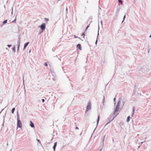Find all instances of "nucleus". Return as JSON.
Returning a JSON list of instances; mask_svg holds the SVG:
<instances>
[{
	"label": "nucleus",
	"instance_id": "f257e3e1",
	"mask_svg": "<svg viewBox=\"0 0 151 151\" xmlns=\"http://www.w3.org/2000/svg\"><path fill=\"white\" fill-rule=\"evenodd\" d=\"M121 99L119 100L118 101V102L117 103L116 105V109L114 112V116L113 117L112 119H111V120L108 122V123L111 122V121H112L114 119L116 116L119 113L118 112L120 109L119 106H120L121 104Z\"/></svg>",
	"mask_w": 151,
	"mask_h": 151
},
{
	"label": "nucleus",
	"instance_id": "f03ea898",
	"mask_svg": "<svg viewBox=\"0 0 151 151\" xmlns=\"http://www.w3.org/2000/svg\"><path fill=\"white\" fill-rule=\"evenodd\" d=\"M17 127H18L20 128H21L22 126V124L20 120L19 119V115L18 113V112L17 113Z\"/></svg>",
	"mask_w": 151,
	"mask_h": 151
},
{
	"label": "nucleus",
	"instance_id": "7ed1b4c3",
	"mask_svg": "<svg viewBox=\"0 0 151 151\" xmlns=\"http://www.w3.org/2000/svg\"><path fill=\"white\" fill-rule=\"evenodd\" d=\"M91 102H88L86 107L85 112L86 113L89 110H91Z\"/></svg>",
	"mask_w": 151,
	"mask_h": 151
},
{
	"label": "nucleus",
	"instance_id": "20e7f679",
	"mask_svg": "<svg viewBox=\"0 0 151 151\" xmlns=\"http://www.w3.org/2000/svg\"><path fill=\"white\" fill-rule=\"evenodd\" d=\"M39 27H40L42 30H45V23H42L41 25L39 26Z\"/></svg>",
	"mask_w": 151,
	"mask_h": 151
},
{
	"label": "nucleus",
	"instance_id": "39448f33",
	"mask_svg": "<svg viewBox=\"0 0 151 151\" xmlns=\"http://www.w3.org/2000/svg\"><path fill=\"white\" fill-rule=\"evenodd\" d=\"M20 42L19 41L18 42V47L17 49V52L18 53L19 51V47L20 45Z\"/></svg>",
	"mask_w": 151,
	"mask_h": 151
},
{
	"label": "nucleus",
	"instance_id": "423d86ee",
	"mask_svg": "<svg viewBox=\"0 0 151 151\" xmlns=\"http://www.w3.org/2000/svg\"><path fill=\"white\" fill-rule=\"evenodd\" d=\"M57 142H55L54 144V146L53 147V149L54 151H55V148H56V147L57 146Z\"/></svg>",
	"mask_w": 151,
	"mask_h": 151
},
{
	"label": "nucleus",
	"instance_id": "0eeeda50",
	"mask_svg": "<svg viewBox=\"0 0 151 151\" xmlns=\"http://www.w3.org/2000/svg\"><path fill=\"white\" fill-rule=\"evenodd\" d=\"M29 42H27L26 43H25L24 45V48H23V50H24L25 48H26V47L27 46V45H28V44H29Z\"/></svg>",
	"mask_w": 151,
	"mask_h": 151
},
{
	"label": "nucleus",
	"instance_id": "6e6552de",
	"mask_svg": "<svg viewBox=\"0 0 151 151\" xmlns=\"http://www.w3.org/2000/svg\"><path fill=\"white\" fill-rule=\"evenodd\" d=\"M105 135L104 137L103 138H102L101 140H102V142H101V144L102 145H103L104 144V139H105Z\"/></svg>",
	"mask_w": 151,
	"mask_h": 151
},
{
	"label": "nucleus",
	"instance_id": "1a4fd4ad",
	"mask_svg": "<svg viewBox=\"0 0 151 151\" xmlns=\"http://www.w3.org/2000/svg\"><path fill=\"white\" fill-rule=\"evenodd\" d=\"M30 126L32 127V128L34 127L35 126H34V124L31 121H30Z\"/></svg>",
	"mask_w": 151,
	"mask_h": 151
},
{
	"label": "nucleus",
	"instance_id": "9d476101",
	"mask_svg": "<svg viewBox=\"0 0 151 151\" xmlns=\"http://www.w3.org/2000/svg\"><path fill=\"white\" fill-rule=\"evenodd\" d=\"M77 47L80 50H81V44H79L77 45Z\"/></svg>",
	"mask_w": 151,
	"mask_h": 151
},
{
	"label": "nucleus",
	"instance_id": "9b49d317",
	"mask_svg": "<svg viewBox=\"0 0 151 151\" xmlns=\"http://www.w3.org/2000/svg\"><path fill=\"white\" fill-rule=\"evenodd\" d=\"M119 9H117L116 11V16H117L118 15L119 12Z\"/></svg>",
	"mask_w": 151,
	"mask_h": 151
},
{
	"label": "nucleus",
	"instance_id": "f8f14e48",
	"mask_svg": "<svg viewBox=\"0 0 151 151\" xmlns=\"http://www.w3.org/2000/svg\"><path fill=\"white\" fill-rule=\"evenodd\" d=\"M105 97H104V96H103V101H102V103L103 104V106H105V105H104V101H105Z\"/></svg>",
	"mask_w": 151,
	"mask_h": 151
},
{
	"label": "nucleus",
	"instance_id": "ddd939ff",
	"mask_svg": "<svg viewBox=\"0 0 151 151\" xmlns=\"http://www.w3.org/2000/svg\"><path fill=\"white\" fill-rule=\"evenodd\" d=\"M99 120V115L98 116L97 120V126L98 125Z\"/></svg>",
	"mask_w": 151,
	"mask_h": 151
},
{
	"label": "nucleus",
	"instance_id": "4468645a",
	"mask_svg": "<svg viewBox=\"0 0 151 151\" xmlns=\"http://www.w3.org/2000/svg\"><path fill=\"white\" fill-rule=\"evenodd\" d=\"M99 35V31L98 32V35H97V39L96 41V42H95V44L96 45L97 44V39H98V36Z\"/></svg>",
	"mask_w": 151,
	"mask_h": 151
},
{
	"label": "nucleus",
	"instance_id": "2eb2a0df",
	"mask_svg": "<svg viewBox=\"0 0 151 151\" xmlns=\"http://www.w3.org/2000/svg\"><path fill=\"white\" fill-rule=\"evenodd\" d=\"M130 118V117L129 116H128L127 117V122H128L129 121Z\"/></svg>",
	"mask_w": 151,
	"mask_h": 151
},
{
	"label": "nucleus",
	"instance_id": "dca6fc26",
	"mask_svg": "<svg viewBox=\"0 0 151 151\" xmlns=\"http://www.w3.org/2000/svg\"><path fill=\"white\" fill-rule=\"evenodd\" d=\"M15 108H14L12 109V114L14 113V111H15Z\"/></svg>",
	"mask_w": 151,
	"mask_h": 151
},
{
	"label": "nucleus",
	"instance_id": "f3484780",
	"mask_svg": "<svg viewBox=\"0 0 151 151\" xmlns=\"http://www.w3.org/2000/svg\"><path fill=\"white\" fill-rule=\"evenodd\" d=\"M135 109H134V107H133V110H132V115H133V114H134V111H135Z\"/></svg>",
	"mask_w": 151,
	"mask_h": 151
},
{
	"label": "nucleus",
	"instance_id": "a211bd4d",
	"mask_svg": "<svg viewBox=\"0 0 151 151\" xmlns=\"http://www.w3.org/2000/svg\"><path fill=\"white\" fill-rule=\"evenodd\" d=\"M7 20H4L3 22V24H4L6 23H7Z\"/></svg>",
	"mask_w": 151,
	"mask_h": 151
},
{
	"label": "nucleus",
	"instance_id": "6ab92c4d",
	"mask_svg": "<svg viewBox=\"0 0 151 151\" xmlns=\"http://www.w3.org/2000/svg\"><path fill=\"white\" fill-rule=\"evenodd\" d=\"M12 50L14 51V52H15V47L14 46L13 48H12Z\"/></svg>",
	"mask_w": 151,
	"mask_h": 151
},
{
	"label": "nucleus",
	"instance_id": "aec40b11",
	"mask_svg": "<svg viewBox=\"0 0 151 151\" xmlns=\"http://www.w3.org/2000/svg\"><path fill=\"white\" fill-rule=\"evenodd\" d=\"M126 17V15H125L124 17H123V20L122 21V23H123L124 22V20L125 18Z\"/></svg>",
	"mask_w": 151,
	"mask_h": 151
},
{
	"label": "nucleus",
	"instance_id": "412c9836",
	"mask_svg": "<svg viewBox=\"0 0 151 151\" xmlns=\"http://www.w3.org/2000/svg\"><path fill=\"white\" fill-rule=\"evenodd\" d=\"M119 1L121 3V4H122V1L121 0H119Z\"/></svg>",
	"mask_w": 151,
	"mask_h": 151
},
{
	"label": "nucleus",
	"instance_id": "4be33fe9",
	"mask_svg": "<svg viewBox=\"0 0 151 151\" xmlns=\"http://www.w3.org/2000/svg\"><path fill=\"white\" fill-rule=\"evenodd\" d=\"M44 65L45 66H47V63H44Z\"/></svg>",
	"mask_w": 151,
	"mask_h": 151
},
{
	"label": "nucleus",
	"instance_id": "5701e85b",
	"mask_svg": "<svg viewBox=\"0 0 151 151\" xmlns=\"http://www.w3.org/2000/svg\"><path fill=\"white\" fill-rule=\"evenodd\" d=\"M13 22L16 23V19H15Z\"/></svg>",
	"mask_w": 151,
	"mask_h": 151
},
{
	"label": "nucleus",
	"instance_id": "b1692460",
	"mask_svg": "<svg viewBox=\"0 0 151 151\" xmlns=\"http://www.w3.org/2000/svg\"><path fill=\"white\" fill-rule=\"evenodd\" d=\"M4 119H5V116H4L3 123H4ZM2 125H3V126H4V123H3V124Z\"/></svg>",
	"mask_w": 151,
	"mask_h": 151
},
{
	"label": "nucleus",
	"instance_id": "393cba45",
	"mask_svg": "<svg viewBox=\"0 0 151 151\" xmlns=\"http://www.w3.org/2000/svg\"><path fill=\"white\" fill-rule=\"evenodd\" d=\"M7 46L9 47H11L12 46V45H7Z\"/></svg>",
	"mask_w": 151,
	"mask_h": 151
},
{
	"label": "nucleus",
	"instance_id": "a878e982",
	"mask_svg": "<svg viewBox=\"0 0 151 151\" xmlns=\"http://www.w3.org/2000/svg\"><path fill=\"white\" fill-rule=\"evenodd\" d=\"M89 27V25L86 28V29H85V31H86V30L87 29H88V28Z\"/></svg>",
	"mask_w": 151,
	"mask_h": 151
},
{
	"label": "nucleus",
	"instance_id": "bb28decb",
	"mask_svg": "<svg viewBox=\"0 0 151 151\" xmlns=\"http://www.w3.org/2000/svg\"><path fill=\"white\" fill-rule=\"evenodd\" d=\"M42 102H44V101H45V100L44 99H42Z\"/></svg>",
	"mask_w": 151,
	"mask_h": 151
},
{
	"label": "nucleus",
	"instance_id": "cd10ccee",
	"mask_svg": "<svg viewBox=\"0 0 151 151\" xmlns=\"http://www.w3.org/2000/svg\"><path fill=\"white\" fill-rule=\"evenodd\" d=\"M37 140L38 142H40V141L39 139H37Z\"/></svg>",
	"mask_w": 151,
	"mask_h": 151
},
{
	"label": "nucleus",
	"instance_id": "c85d7f7f",
	"mask_svg": "<svg viewBox=\"0 0 151 151\" xmlns=\"http://www.w3.org/2000/svg\"><path fill=\"white\" fill-rule=\"evenodd\" d=\"M13 13V9H12V12H11L12 14Z\"/></svg>",
	"mask_w": 151,
	"mask_h": 151
},
{
	"label": "nucleus",
	"instance_id": "c756f323",
	"mask_svg": "<svg viewBox=\"0 0 151 151\" xmlns=\"http://www.w3.org/2000/svg\"><path fill=\"white\" fill-rule=\"evenodd\" d=\"M24 76H23V83H24Z\"/></svg>",
	"mask_w": 151,
	"mask_h": 151
},
{
	"label": "nucleus",
	"instance_id": "7c9ffc66",
	"mask_svg": "<svg viewBox=\"0 0 151 151\" xmlns=\"http://www.w3.org/2000/svg\"><path fill=\"white\" fill-rule=\"evenodd\" d=\"M4 109H3L0 112V114H1V112H2V111H3V110Z\"/></svg>",
	"mask_w": 151,
	"mask_h": 151
},
{
	"label": "nucleus",
	"instance_id": "2f4dec72",
	"mask_svg": "<svg viewBox=\"0 0 151 151\" xmlns=\"http://www.w3.org/2000/svg\"><path fill=\"white\" fill-rule=\"evenodd\" d=\"M142 142L140 143V145H142L144 142Z\"/></svg>",
	"mask_w": 151,
	"mask_h": 151
},
{
	"label": "nucleus",
	"instance_id": "473e14b6",
	"mask_svg": "<svg viewBox=\"0 0 151 151\" xmlns=\"http://www.w3.org/2000/svg\"><path fill=\"white\" fill-rule=\"evenodd\" d=\"M82 36H85V35L84 34V33H83V34H82Z\"/></svg>",
	"mask_w": 151,
	"mask_h": 151
},
{
	"label": "nucleus",
	"instance_id": "72a5a7b5",
	"mask_svg": "<svg viewBox=\"0 0 151 151\" xmlns=\"http://www.w3.org/2000/svg\"><path fill=\"white\" fill-rule=\"evenodd\" d=\"M76 129H78V127H76Z\"/></svg>",
	"mask_w": 151,
	"mask_h": 151
},
{
	"label": "nucleus",
	"instance_id": "f704fd0d",
	"mask_svg": "<svg viewBox=\"0 0 151 151\" xmlns=\"http://www.w3.org/2000/svg\"><path fill=\"white\" fill-rule=\"evenodd\" d=\"M20 38H19V41H18V42H19V41L20 42Z\"/></svg>",
	"mask_w": 151,
	"mask_h": 151
},
{
	"label": "nucleus",
	"instance_id": "c9c22d12",
	"mask_svg": "<svg viewBox=\"0 0 151 151\" xmlns=\"http://www.w3.org/2000/svg\"><path fill=\"white\" fill-rule=\"evenodd\" d=\"M115 98H114V101L115 102Z\"/></svg>",
	"mask_w": 151,
	"mask_h": 151
},
{
	"label": "nucleus",
	"instance_id": "e433bc0d",
	"mask_svg": "<svg viewBox=\"0 0 151 151\" xmlns=\"http://www.w3.org/2000/svg\"><path fill=\"white\" fill-rule=\"evenodd\" d=\"M75 38H78V37H76V36H74Z\"/></svg>",
	"mask_w": 151,
	"mask_h": 151
},
{
	"label": "nucleus",
	"instance_id": "4c0bfd02",
	"mask_svg": "<svg viewBox=\"0 0 151 151\" xmlns=\"http://www.w3.org/2000/svg\"><path fill=\"white\" fill-rule=\"evenodd\" d=\"M67 10H68V9H67V8H66V12H67Z\"/></svg>",
	"mask_w": 151,
	"mask_h": 151
},
{
	"label": "nucleus",
	"instance_id": "58836bf2",
	"mask_svg": "<svg viewBox=\"0 0 151 151\" xmlns=\"http://www.w3.org/2000/svg\"><path fill=\"white\" fill-rule=\"evenodd\" d=\"M47 19V21L49 20L48 19Z\"/></svg>",
	"mask_w": 151,
	"mask_h": 151
},
{
	"label": "nucleus",
	"instance_id": "ea45409f",
	"mask_svg": "<svg viewBox=\"0 0 151 151\" xmlns=\"http://www.w3.org/2000/svg\"><path fill=\"white\" fill-rule=\"evenodd\" d=\"M151 37V34L150 35V37Z\"/></svg>",
	"mask_w": 151,
	"mask_h": 151
},
{
	"label": "nucleus",
	"instance_id": "a19ab883",
	"mask_svg": "<svg viewBox=\"0 0 151 151\" xmlns=\"http://www.w3.org/2000/svg\"><path fill=\"white\" fill-rule=\"evenodd\" d=\"M140 146V145H139V146H138V148Z\"/></svg>",
	"mask_w": 151,
	"mask_h": 151
},
{
	"label": "nucleus",
	"instance_id": "79ce46f5",
	"mask_svg": "<svg viewBox=\"0 0 151 151\" xmlns=\"http://www.w3.org/2000/svg\"><path fill=\"white\" fill-rule=\"evenodd\" d=\"M30 52H31V50H29V53H30Z\"/></svg>",
	"mask_w": 151,
	"mask_h": 151
},
{
	"label": "nucleus",
	"instance_id": "37998d69",
	"mask_svg": "<svg viewBox=\"0 0 151 151\" xmlns=\"http://www.w3.org/2000/svg\"><path fill=\"white\" fill-rule=\"evenodd\" d=\"M7 146H8V143H7Z\"/></svg>",
	"mask_w": 151,
	"mask_h": 151
},
{
	"label": "nucleus",
	"instance_id": "c03bdc74",
	"mask_svg": "<svg viewBox=\"0 0 151 151\" xmlns=\"http://www.w3.org/2000/svg\"><path fill=\"white\" fill-rule=\"evenodd\" d=\"M6 49L7 50V48H6Z\"/></svg>",
	"mask_w": 151,
	"mask_h": 151
},
{
	"label": "nucleus",
	"instance_id": "a18cd8bd",
	"mask_svg": "<svg viewBox=\"0 0 151 151\" xmlns=\"http://www.w3.org/2000/svg\"><path fill=\"white\" fill-rule=\"evenodd\" d=\"M11 150H10V151H11Z\"/></svg>",
	"mask_w": 151,
	"mask_h": 151
}]
</instances>
